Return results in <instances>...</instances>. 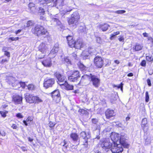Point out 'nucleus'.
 <instances>
[{
    "mask_svg": "<svg viewBox=\"0 0 153 153\" xmlns=\"http://www.w3.org/2000/svg\"><path fill=\"white\" fill-rule=\"evenodd\" d=\"M119 142L120 144L114 145L112 146L111 149V150L112 153H120L123 151V148L122 146L125 148H127L128 147L129 145L127 143L126 141L123 140L121 137L120 138Z\"/></svg>",
    "mask_w": 153,
    "mask_h": 153,
    "instance_id": "f257e3e1",
    "label": "nucleus"
},
{
    "mask_svg": "<svg viewBox=\"0 0 153 153\" xmlns=\"http://www.w3.org/2000/svg\"><path fill=\"white\" fill-rule=\"evenodd\" d=\"M32 31L33 33L38 36L44 35H47L48 34L47 30L43 26L40 25H37L33 28Z\"/></svg>",
    "mask_w": 153,
    "mask_h": 153,
    "instance_id": "f03ea898",
    "label": "nucleus"
},
{
    "mask_svg": "<svg viewBox=\"0 0 153 153\" xmlns=\"http://www.w3.org/2000/svg\"><path fill=\"white\" fill-rule=\"evenodd\" d=\"M80 18L79 13L76 12H74L72 15L71 18L68 21L69 25H76L79 20Z\"/></svg>",
    "mask_w": 153,
    "mask_h": 153,
    "instance_id": "7ed1b4c3",
    "label": "nucleus"
},
{
    "mask_svg": "<svg viewBox=\"0 0 153 153\" xmlns=\"http://www.w3.org/2000/svg\"><path fill=\"white\" fill-rule=\"evenodd\" d=\"M38 48L39 51L43 54L41 57H39V58L40 59L42 58L45 56L48 51V48L47 45L45 42H42L39 45Z\"/></svg>",
    "mask_w": 153,
    "mask_h": 153,
    "instance_id": "20e7f679",
    "label": "nucleus"
},
{
    "mask_svg": "<svg viewBox=\"0 0 153 153\" xmlns=\"http://www.w3.org/2000/svg\"><path fill=\"white\" fill-rule=\"evenodd\" d=\"M54 76H55L59 82V84L60 85H63L64 83L60 84V82H66V77L63 75H62L59 72H56L53 74Z\"/></svg>",
    "mask_w": 153,
    "mask_h": 153,
    "instance_id": "39448f33",
    "label": "nucleus"
},
{
    "mask_svg": "<svg viewBox=\"0 0 153 153\" xmlns=\"http://www.w3.org/2000/svg\"><path fill=\"white\" fill-rule=\"evenodd\" d=\"M51 94L53 100L56 103H59L60 101L61 97L59 91L58 90L54 91L51 93Z\"/></svg>",
    "mask_w": 153,
    "mask_h": 153,
    "instance_id": "423d86ee",
    "label": "nucleus"
},
{
    "mask_svg": "<svg viewBox=\"0 0 153 153\" xmlns=\"http://www.w3.org/2000/svg\"><path fill=\"white\" fill-rule=\"evenodd\" d=\"M80 76L79 71H74L72 74L68 77V81L70 82H75Z\"/></svg>",
    "mask_w": 153,
    "mask_h": 153,
    "instance_id": "0eeeda50",
    "label": "nucleus"
},
{
    "mask_svg": "<svg viewBox=\"0 0 153 153\" xmlns=\"http://www.w3.org/2000/svg\"><path fill=\"white\" fill-rule=\"evenodd\" d=\"M90 78L91 81L92 82L93 85L95 87L98 88L100 85V79L98 77L94 75L90 74Z\"/></svg>",
    "mask_w": 153,
    "mask_h": 153,
    "instance_id": "6e6552de",
    "label": "nucleus"
},
{
    "mask_svg": "<svg viewBox=\"0 0 153 153\" xmlns=\"http://www.w3.org/2000/svg\"><path fill=\"white\" fill-rule=\"evenodd\" d=\"M59 49V45L58 43H56L55 44L50 53L49 54V56L50 58H53L56 56L58 51Z\"/></svg>",
    "mask_w": 153,
    "mask_h": 153,
    "instance_id": "1a4fd4ad",
    "label": "nucleus"
},
{
    "mask_svg": "<svg viewBox=\"0 0 153 153\" xmlns=\"http://www.w3.org/2000/svg\"><path fill=\"white\" fill-rule=\"evenodd\" d=\"M94 63L97 67L101 68L103 65V60L101 57L97 56L94 59Z\"/></svg>",
    "mask_w": 153,
    "mask_h": 153,
    "instance_id": "9d476101",
    "label": "nucleus"
},
{
    "mask_svg": "<svg viewBox=\"0 0 153 153\" xmlns=\"http://www.w3.org/2000/svg\"><path fill=\"white\" fill-rule=\"evenodd\" d=\"M55 82V79L53 78L45 79L44 82V86L46 88L51 87L54 84Z\"/></svg>",
    "mask_w": 153,
    "mask_h": 153,
    "instance_id": "9b49d317",
    "label": "nucleus"
},
{
    "mask_svg": "<svg viewBox=\"0 0 153 153\" xmlns=\"http://www.w3.org/2000/svg\"><path fill=\"white\" fill-rule=\"evenodd\" d=\"M119 135L117 133L115 132H113L111 134V140L114 143L116 142H117L118 141H120V137H121L123 140H124L125 141V140L123 139V137L122 135L119 138Z\"/></svg>",
    "mask_w": 153,
    "mask_h": 153,
    "instance_id": "f8f14e48",
    "label": "nucleus"
},
{
    "mask_svg": "<svg viewBox=\"0 0 153 153\" xmlns=\"http://www.w3.org/2000/svg\"><path fill=\"white\" fill-rule=\"evenodd\" d=\"M22 97L19 95H15L13 97V100L16 104H21L22 103Z\"/></svg>",
    "mask_w": 153,
    "mask_h": 153,
    "instance_id": "ddd939ff",
    "label": "nucleus"
},
{
    "mask_svg": "<svg viewBox=\"0 0 153 153\" xmlns=\"http://www.w3.org/2000/svg\"><path fill=\"white\" fill-rule=\"evenodd\" d=\"M7 79L9 84H11L13 86L15 85V84H17L18 83V82L16 80L15 78L13 76H8Z\"/></svg>",
    "mask_w": 153,
    "mask_h": 153,
    "instance_id": "4468645a",
    "label": "nucleus"
},
{
    "mask_svg": "<svg viewBox=\"0 0 153 153\" xmlns=\"http://www.w3.org/2000/svg\"><path fill=\"white\" fill-rule=\"evenodd\" d=\"M43 65L46 67H51L52 65V62L50 58L44 60L42 62Z\"/></svg>",
    "mask_w": 153,
    "mask_h": 153,
    "instance_id": "2eb2a0df",
    "label": "nucleus"
},
{
    "mask_svg": "<svg viewBox=\"0 0 153 153\" xmlns=\"http://www.w3.org/2000/svg\"><path fill=\"white\" fill-rule=\"evenodd\" d=\"M83 46V44L82 40L79 39L75 42V45L74 47L76 48L80 49Z\"/></svg>",
    "mask_w": 153,
    "mask_h": 153,
    "instance_id": "dca6fc26",
    "label": "nucleus"
},
{
    "mask_svg": "<svg viewBox=\"0 0 153 153\" xmlns=\"http://www.w3.org/2000/svg\"><path fill=\"white\" fill-rule=\"evenodd\" d=\"M105 115L106 118L108 119L115 116L114 111L109 109H108L106 111Z\"/></svg>",
    "mask_w": 153,
    "mask_h": 153,
    "instance_id": "f3484780",
    "label": "nucleus"
},
{
    "mask_svg": "<svg viewBox=\"0 0 153 153\" xmlns=\"http://www.w3.org/2000/svg\"><path fill=\"white\" fill-rule=\"evenodd\" d=\"M109 25L106 23H103L102 24H99L98 27L100 28H101L103 31H106L109 27Z\"/></svg>",
    "mask_w": 153,
    "mask_h": 153,
    "instance_id": "a211bd4d",
    "label": "nucleus"
},
{
    "mask_svg": "<svg viewBox=\"0 0 153 153\" xmlns=\"http://www.w3.org/2000/svg\"><path fill=\"white\" fill-rule=\"evenodd\" d=\"M62 62L67 65H71V61L68 57H65L62 59Z\"/></svg>",
    "mask_w": 153,
    "mask_h": 153,
    "instance_id": "6ab92c4d",
    "label": "nucleus"
},
{
    "mask_svg": "<svg viewBox=\"0 0 153 153\" xmlns=\"http://www.w3.org/2000/svg\"><path fill=\"white\" fill-rule=\"evenodd\" d=\"M101 146L103 147H105L106 149H109L111 148L112 147L111 144L108 142V141L104 142L101 144Z\"/></svg>",
    "mask_w": 153,
    "mask_h": 153,
    "instance_id": "aec40b11",
    "label": "nucleus"
},
{
    "mask_svg": "<svg viewBox=\"0 0 153 153\" xmlns=\"http://www.w3.org/2000/svg\"><path fill=\"white\" fill-rule=\"evenodd\" d=\"M70 137L74 141H77L79 139L78 135L75 133L71 134L70 135Z\"/></svg>",
    "mask_w": 153,
    "mask_h": 153,
    "instance_id": "412c9836",
    "label": "nucleus"
},
{
    "mask_svg": "<svg viewBox=\"0 0 153 153\" xmlns=\"http://www.w3.org/2000/svg\"><path fill=\"white\" fill-rule=\"evenodd\" d=\"M35 96H33L32 95H29L28 96H27L26 99L27 102L30 103H33V98Z\"/></svg>",
    "mask_w": 153,
    "mask_h": 153,
    "instance_id": "4be33fe9",
    "label": "nucleus"
},
{
    "mask_svg": "<svg viewBox=\"0 0 153 153\" xmlns=\"http://www.w3.org/2000/svg\"><path fill=\"white\" fill-rule=\"evenodd\" d=\"M33 103H39L43 102L42 99L41 98L38 96H35L34 98H33Z\"/></svg>",
    "mask_w": 153,
    "mask_h": 153,
    "instance_id": "5701e85b",
    "label": "nucleus"
},
{
    "mask_svg": "<svg viewBox=\"0 0 153 153\" xmlns=\"http://www.w3.org/2000/svg\"><path fill=\"white\" fill-rule=\"evenodd\" d=\"M77 65L78 67L81 70L83 71L85 70V66L80 62H78Z\"/></svg>",
    "mask_w": 153,
    "mask_h": 153,
    "instance_id": "b1692460",
    "label": "nucleus"
},
{
    "mask_svg": "<svg viewBox=\"0 0 153 153\" xmlns=\"http://www.w3.org/2000/svg\"><path fill=\"white\" fill-rule=\"evenodd\" d=\"M65 84V86L66 88L68 90H72L73 88V86L72 85H70L68 84L67 83L65 82L64 83Z\"/></svg>",
    "mask_w": 153,
    "mask_h": 153,
    "instance_id": "393cba45",
    "label": "nucleus"
},
{
    "mask_svg": "<svg viewBox=\"0 0 153 153\" xmlns=\"http://www.w3.org/2000/svg\"><path fill=\"white\" fill-rule=\"evenodd\" d=\"M80 137L82 138L83 139H88V137L85 131H82L80 133Z\"/></svg>",
    "mask_w": 153,
    "mask_h": 153,
    "instance_id": "a878e982",
    "label": "nucleus"
},
{
    "mask_svg": "<svg viewBox=\"0 0 153 153\" xmlns=\"http://www.w3.org/2000/svg\"><path fill=\"white\" fill-rule=\"evenodd\" d=\"M44 0L47 3H51V2L53 3V6H56L57 4V0Z\"/></svg>",
    "mask_w": 153,
    "mask_h": 153,
    "instance_id": "bb28decb",
    "label": "nucleus"
},
{
    "mask_svg": "<svg viewBox=\"0 0 153 153\" xmlns=\"http://www.w3.org/2000/svg\"><path fill=\"white\" fill-rule=\"evenodd\" d=\"M88 76L87 75H85L83 76L81 79V80L80 81V83H82L84 82L85 80H88Z\"/></svg>",
    "mask_w": 153,
    "mask_h": 153,
    "instance_id": "cd10ccee",
    "label": "nucleus"
},
{
    "mask_svg": "<svg viewBox=\"0 0 153 153\" xmlns=\"http://www.w3.org/2000/svg\"><path fill=\"white\" fill-rule=\"evenodd\" d=\"M75 41L73 40H68V44L71 47H74L75 45Z\"/></svg>",
    "mask_w": 153,
    "mask_h": 153,
    "instance_id": "c85d7f7f",
    "label": "nucleus"
},
{
    "mask_svg": "<svg viewBox=\"0 0 153 153\" xmlns=\"http://www.w3.org/2000/svg\"><path fill=\"white\" fill-rule=\"evenodd\" d=\"M143 47V46L140 44L136 45L135 49L136 51H138L141 50Z\"/></svg>",
    "mask_w": 153,
    "mask_h": 153,
    "instance_id": "c756f323",
    "label": "nucleus"
},
{
    "mask_svg": "<svg viewBox=\"0 0 153 153\" xmlns=\"http://www.w3.org/2000/svg\"><path fill=\"white\" fill-rule=\"evenodd\" d=\"M147 124V119L146 118H143L142 121V126L144 127Z\"/></svg>",
    "mask_w": 153,
    "mask_h": 153,
    "instance_id": "7c9ffc66",
    "label": "nucleus"
},
{
    "mask_svg": "<svg viewBox=\"0 0 153 153\" xmlns=\"http://www.w3.org/2000/svg\"><path fill=\"white\" fill-rule=\"evenodd\" d=\"M52 21L55 22L56 23V24L58 25H59L61 24V22L59 21V19L56 18H52Z\"/></svg>",
    "mask_w": 153,
    "mask_h": 153,
    "instance_id": "2f4dec72",
    "label": "nucleus"
},
{
    "mask_svg": "<svg viewBox=\"0 0 153 153\" xmlns=\"http://www.w3.org/2000/svg\"><path fill=\"white\" fill-rule=\"evenodd\" d=\"M9 59L8 58H3L0 61V63L1 64H3L5 62H7Z\"/></svg>",
    "mask_w": 153,
    "mask_h": 153,
    "instance_id": "473e14b6",
    "label": "nucleus"
},
{
    "mask_svg": "<svg viewBox=\"0 0 153 153\" xmlns=\"http://www.w3.org/2000/svg\"><path fill=\"white\" fill-rule=\"evenodd\" d=\"M88 139H83L82 142V145L85 146V147H87L88 146Z\"/></svg>",
    "mask_w": 153,
    "mask_h": 153,
    "instance_id": "72a5a7b5",
    "label": "nucleus"
},
{
    "mask_svg": "<svg viewBox=\"0 0 153 153\" xmlns=\"http://www.w3.org/2000/svg\"><path fill=\"white\" fill-rule=\"evenodd\" d=\"M123 84L122 83H121L120 84L118 85H113V86L114 87H117L118 88H120L121 90L122 91H123Z\"/></svg>",
    "mask_w": 153,
    "mask_h": 153,
    "instance_id": "f704fd0d",
    "label": "nucleus"
},
{
    "mask_svg": "<svg viewBox=\"0 0 153 153\" xmlns=\"http://www.w3.org/2000/svg\"><path fill=\"white\" fill-rule=\"evenodd\" d=\"M35 4L33 3H30L28 5L29 8L30 10L32 9H35Z\"/></svg>",
    "mask_w": 153,
    "mask_h": 153,
    "instance_id": "c9c22d12",
    "label": "nucleus"
},
{
    "mask_svg": "<svg viewBox=\"0 0 153 153\" xmlns=\"http://www.w3.org/2000/svg\"><path fill=\"white\" fill-rule=\"evenodd\" d=\"M29 90H32L34 89L35 87L32 84L29 85L27 86Z\"/></svg>",
    "mask_w": 153,
    "mask_h": 153,
    "instance_id": "e433bc0d",
    "label": "nucleus"
},
{
    "mask_svg": "<svg viewBox=\"0 0 153 153\" xmlns=\"http://www.w3.org/2000/svg\"><path fill=\"white\" fill-rule=\"evenodd\" d=\"M72 10V7H67L66 9L65 10V13H67L69 12H70Z\"/></svg>",
    "mask_w": 153,
    "mask_h": 153,
    "instance_id": "4c0bfd02",
    "label": "nucleus"
},
{
    "mask_svg": "<svg viewBox=\"0 0 153 153\" xmlns=\"http://www.w3.org/2000/svg\"><path fill=\"white\" fill-rule=\"evenodd\" d=\"M149 95L148 91L146 93V102H148L149 101Z\"/></svg>",
    "mask_w": 153,
    "mask_h": 153,
    "instance_id": "58836bf2",
    "label": "nucleus"
},
{
    "mask_svg": "<svg viewBox=\"0 0 153 153\" xmlns=\"http://www.w3.org/2000/svg\"><path fill=\"white\" fill-rule=\"evenodd\" d=\"M126 12V11L124 10H117L114 12V13L118 14H122Z\"/></svg>",
    "mask_w": 153,
    "mask_h": 153,
    "instance_id": "ea45409f",
    "label": "nucleus"
},
{
    "mask_svg": "<svg viewBox=\"0 0 153 153\" xmlns=\"http://www.w3.org/2000/svg\"><path fill=\"white\" fill-rule=\"evenodd\" d=\"M146 59L149 62H151L153 61V58L152 56H146Z\"/></svg>",
    "mask_w": 153,
    "mask_h": 153,
    "instance_id": "a19ab883",
    "label": "nucleus"
},
{
    "mask_svg": "<svg viewBox=\"0 0 153 153\" xmlns=\"http://www.w3.org/2000/svg\"><path fill=\"white\" fill-rule=\"evenodd\" d=\"M4 55L5 56H7V58H8L9 59L10 57V52L7 51H5V52L4 53Z\"/></svg>",
    "mask_w": 153,
    "mask_h": 153,
    "instance_id": "79ce46f5",
    "label": "nucleus"
},
{
    "mask_svg": "<svg viewBox=\"0 0 153 153\" xmlns=\"http://www.w3.org/2000/svg\"><path fill=\"white\" fill-rule=\"evenodd\" d=\"M19 38L18 37H10L8 39L9 40H11V41H16L18 40Z\"/></svg>",
    "mask_w": 153,
    "mask_h": 153,
    "instance_id": "37998d69",
    "label": "nucleus"
},
{
    "mask_svg": "<svg viewBox=\"0 0 153 153\" xmlns=\"http://www.w3.org/2000/svg\"><path fill=\"white\" fill-rule=\"evenodd\" d=\"M120 34V32L119 31L115 33H114L113 34L111 35V38H113L116 35H118Z\"/></svg>",
    "mask_w": 153,
    "mask_h": 153,
    "instance_id": "c03bdc74",
    "label": "nucleus"
},
{
    "mask_svg": "<svg viewBox=\"0 0 153 153\" xmlns=\"http://www.w3.org/2000/svg\"><path fill=\"white\" fill-rule=\"evenodd\" d=\"M146 62L145 60H143L140 63V65L141 66L145 67L146 65Z\"/></svg>",
    "mask_w": 153,
    "mask_h": 153,
    "instance_id": "a18cd8bd",
    "label": "nucleus"
},
{
    "mask_svg": "<svg viewBox=\"0 0 153 153\" xmlns=\"http://www.w3.org/2000/svg\"><path fill=\"white\" fill-rule=\"evenodd\" d=\"M16 117L19 118H22L23 116L20 113H19L16 114Z\"/></svg>",
    "mask_w": 153,
    "mask_h": 153,
    "instance_id": "49530a36",
    "label": "nucleus"
},
{
    "mask_svg": "<svg viewBox=\"0 0 153 153\" xmlns=\"http://www.w3.org/2000/svg\"><path fill=\"white\" fill-rule=\"evenodd\" d=\"M98 120L97 119H92V121L93 123L96 124L98 122Z\"/></svg>",
    "mask_w": 153,
    "mask_h": 153,
    "instance_id": "de8ad7c7",
    "label": "nucleus"
},
{
    "mask_svg": "<svg viewBox=\"0 0 153 153\" xmlns=\"http://www.w3.org/2000/svg\"><path fill=\"white\" fill-rule=\"evenodd\" d=\"M39 13H44L45 11L44 9L42 7H39Z\"/></svg>",
    "mask_w": 153,
    "mask_h": 153,
    "instance_id": "09e8293b",
    "label": "nucleus"
},
{
    "mask_svg": "<svg viewBox=\"0 0 153 153\" xmlns=\"http://www.w3.org/2000/svg\"><path fill=\"white\" fill-rule=\"evenodd\" d=\"M33 24V23L31 21H28L27 24V27H29L30 26L32 25Z\"/></svg>",
    "mask_w": 153,
    "mask_h": 153,
    "instance_id": "8fccbe9b",
    "label": "nucleus"
},
{
    "mask_svg": "<svg viewBox=\"0 0 153 153\" xmlns=\"http://www.w3.org/2000/svg\"><path fill=\"white\" fill-rule=\"evenodd\" d=\"M79 111L81 112L82 114H86L87 111L83 109H80Z\"/></svg>",
    "mask_w": 153,
    "mask_h": 153,
    "instance_id": "3c124183",
    "label": "nucleus"
},
{
    "mask_svg": "<svg viewBox=\"0 0 153 153\" xmlns=\"http://www.w3.org/2000/svg\"><path fill=\"white\" fill-rule=\"evenodd\" d=\"M49 124V127L51 128L53 127L55 125V124L52 122H50Z\"/></svg>",
    "mask_w": 153,
    "mask_h": 153,
    "instance_id": "603ef678",
    "label": "nucleus"
},
{
    "mask_svg": "<svg viewBox=\"0 0 153 153\" xmlns=\"http://www.w3.org/2000/svg\"><path fill=\"white\" fill-rule=\"evenodd\" d=\"M11 127L14 129H16L18 130V127L17 125L15 124H13L11 126Z\"/></svg>",
    "mask_w": 153,
    "mask_h": 153,
    "instance_id": "864d4df0",
    "label": "nucleus"
},
{
    "mask_svg": "<svg viewBox=\"0 0 153 153\" xmlns=\"http://www.w3.org/2000/svg\"><path fill=\"white\" fill-rule=\"evenodd\" d=\"M119 40L120 42H123L124 40V39L123 36H120L118 39Z\"/></svg>",
    "mask_w": 153,
    "mask_h": 153,
    "instance_id": "5fc2aeb1",
    "label": "nucleus"
},
{
    "mask_svg": "<svg viewBox=\"0 0 153 153\" xmlns=\"http://www.w3.org/2000/svg\"><path fill=\"white\" fill-rule=\"evenodd\" d=\"M0 113L1 114V116L3 117H5L6 116V114L5 112L4 111H0Z\"/></svg>",
    "mask_w": 153,
    "mask_h": 153,
    "instance_id": "6e6d98bb",
    "label": "nucleus"
},
{
    "mask_svg": "<svg viewBox=\"0 0 153 153\" xmlns=\"http://www.w3.org/2000/svg\"><path fill=\"white\" fill-rule=\"evenodd\" d=\"M67 39L68 41V40H73L72 37L71 36H68L67 37Z\"/></svg>",
    "mask_w": 153,
    "mask_h": 153,
    "instance_id": "4d7b16f0",
    "label": "nucleus"
},
{
    "mask_svg": "<svg viewBox=\"0 0 153 153\" xmlns=\"http://www.w3.org/2000/svg\"><path fill=\"white\" fill-rule=\"evenodd\" d=\"M97 43H100L101 42V39L100 37H97Z\"/></svg>",
    "mask_w": 153,
    "mask_h": 153,
    "instance_id": "13d9d810",
    "label": "nucleus"
},
{
    "mask_svg": "<svg viewBox=\"0 0 153 153\" xmlns=\"http://www.w3.org/2000/svg\"><path fill=\"white\" fill-rule=\"evenodd\" d=\"M0 134L3 136H4L5 135V133L4 131H0Z\"/></svg>",
    "mask_w": 153,
    "mask_h": 153,
    "instance_id": "bf43d9fd",
    "label": "nucleus"
},
{
    "mask_svg": "<svg viewBox=\"0 0 153 153\" xmlns=\"http://www.w3.org/2000/svg\"><path fill=\"white\" fill-rule=\"evenodd\" d=\"M147 84H148V85L149 86H151V82L150 80L149 79H147Z\"/></svg>",
    "mask_w": 153,
    "mask_h": 153,
    "instance_id": "052dcab7",
    "label": "nucleus"
},
{
    "mask_svg": "<svg viewBox=\"0 0 153 153\" xmlns=\"http://www.w3.org/2000/svg\"><path fill=\"white\" fill-rule=\"evenodd\" d=\"M21 148L22 150L23 151H26L27 150V148L26 147L22 146L21 147Z\"/></svg>",
    "mask_w": 153,
    "mask_h": 153,
    "instance_id": "680f3d73",
    "label": "nucleus"
},
{
    "mask_svg": "<svg viewBox=\"0 0 153 153\" xmlns=\"http://www.w3.org/2000/svg\"><path fill=\"white\" fill-rule=\"evenodd\" d=\"M85 51H84L82 52V55L85 56V57H87L88 56V54H86V55H85Z\"/></svg>",
    "mask_w": 153,
    "mask_h": 153,
    "instance_id": "e2e57ef3",
    "label": "nucleus"
},
{
    "mask_svg": "<svg viewBox=\"0 0 153 153\" xmlns=\"http://www.w3.org/2000/svg\"><path fill=\"white\" fill-rule=\"evenodd\" d=\"M20 85L23 88H25V83L24 82H22L20 83Z\"/></svg>",
    "mask_w": 153,
    "mask_h": 153,
    "instance_id": "0e129e2a",
    "label": "nucleus"
},
{
    "mask_svg": "<svg viewBox=\"0 0 153 153\" xmlns=\"http://www.w3.org/2000/svg\"><path fill=\"white\" fill-rule=\"evenodd\" d=\"M40 19L43 20H46L45 18L43 16H41L40 17Z\"/></svg>",
    "mask_w": 153,
    "mask_h": 153,
    "instance_id": "69168bd1",
    "label": "nucleus"
},
{
    "mask_svg": "<svg viewBox=\"0 0 153 153\" xmlns=\"http://www.w3.org/2000/svg\"><path fill=\"white\" fill-rule=\"evenodd\" d=\"M27 122H28V121H32L33 120V119L31 118V117H28L27 119Z\"/></svg>",
    "mask_w": 153,
    "mask_h": 153,
    "instance_id": "338daca9",
    "label": "nucleus"
},
{
    "mask_svg": "<svg viewBox=\"0 0 153 153\" xmlns=\"http://www.w3.org/2000/svg\"><path fill=\"white\" fill-rule=\"evenodd\" d=\"M127 76H133V74L132 73H130L128 74Z\"/></svg>",
    "mask_w": 153,
    "mask_h": 153,
    "instance_id": "774afa93",
    "label": "nucleus"
}]
</instances>
